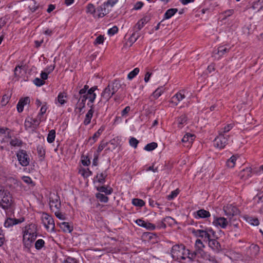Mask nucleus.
<instances>
[{"label": "nucleus", "instance_id": "nucleus-6", "mask_svg": "<svg viewBox=\"0 0 263 263\" xmlns=\"http://www.w3.org/2000/svg\"><path fill=\"white\" fill-rule=\"evenodd\" d=\"M229 138V136H225L224 134L219 133V135L214 140V145L215 147L220 149L224 148L228 144Z\"/></svg>", "mask_w": 263, "mask_h": 263}, {"label": "nucleus", "instance_id": "nucleus-61", "mask_svg": "<svg viewBox=\"0 0 263 263\" xmlns=\"http://www.w3.org/2000/svg\"><path fill=\"white\" fill-rule=\"evenodd\" d=\"M63 263H78V261L75 258L68 257L63 261Z\"/></svg>", "mask_w": 263, "mask_h": 263}, {"label": "nucleus", "instance_id": "nucleus-7", "mask_svg": "<svg viewBox=\"0 0 263 263\" xmlns=\"http://www.w3.org/2000/svg\"><path fill=\"white\" fill-rule=\"evenodd\" d=\"M49 206L51 211H57L58 209H60L61 207V203L59 196L58 194H53L49 198Z\"/></svg>", "mask_w": 263, "mask_h": 263}, {"label": "nucleus", "instance_id": "nucleus-35", "mask_svg": "<svg viewBox=\"0 0 263 263\" xmlns=\"http://www.w3.org/2000/svg\"><path fill=\"white\" fill-rule=\"evenodd\" d=\"M95 112H93L92 110L88 111L85 115V119L83 121V123L85 125H87L90 123L91 120L92 118L93 114Z\"/></svg>", "mask_w": 263, "mask_h": 263}, {"label": "nucleus", "instance_id": "nucleus-22", "mask_svg": "<svg viewBox=\"0 0 263 263\" xmlns=\"http://www.w3.org/2000/svg\"><path fill=\"white\" fill-rule=\"evenodd\" d=\"M105 130V127L102 126L98 131L95 133L92 137H90L88 139V142H90V145H92L94 144L98 140L99 137L102 134L103 132Z\"/></svg>", "mask_w": 263, "mask_h": 263}, {"label": "nucleus", "instance_id": "nucleus-46", "mask_svg": "<svg viewBox=\"0 0 263 263\" xmlns=\"http://www.w3.org/2000/svg\"><path fill=\"white\" fill-rule=\"evenodd\" d=\"M233 127V125L232 124H229L225 126L224 127L222 128L219 131V134H225L229 132Z\"/></svg>", "mask_w": 263, "mask_h": 263}, {"label": "nucleus", "instance_id": "nucleus-14", "mask_svg": "<svg viewBox=\"0 0 263 263\" xmlns=\"http://www.w3.org/2000/svg\"><path fill=\"white\" fill-rule=\"evenodd\" d=\"M67 99L68 95L67 92L65 91L60 92L55 100V103L56 104H59V106H63L67 103Z\"/></svg>", "mask_w": 263, "mask_h": 263}, {"label": "nucleus", "instance_id": "nucleus-12", "mask_svg": "<svg viewBox=\"0 0 263 263\" xmlns=\"http://www.w3.org/2000/svg\"><path fill=\"white\" fill-rule=\"evenodd\" d=\"M24 220L25 219L23 217L19 219L7 218L5 221L4 226L5 228H10L14 225L23 222Z\"/></svg>", "mask_w": 263, "mask_h": 263}, {"label": "nucleus", "instance_id": "nucleus-9", "mask_svg": "<svg viewBox=\"0 0 263 263\" xmlns=\"http://www.w3.org/2000/svg\"><path fill=\"white\" fill-rule=\"evenodd\" d=\"M43 222L47 230L54 231L55 224L53 218L47 214H45L42 218Z\"/></svg>", "mask_w": 263, "mask_h": 263}, {"label": "nucleus", "instance_id": "nucleus-62", "mask_svg": "<svg viewBox=\"0 0 263 263\" xmlns=\"http://www.w3.org/2000/svg\"><path fill=\"white\" fill-rule=\"evenodd\" d=\"M249 222L253 226H257L259 224V221L257 218L250 217L249 220Z\"/></svg>", "mask_w": 263, "mask_h": 263}, {"label": "nucleus", "instance_id": "nucleus-30", "mask_svg": "<svg viewBox=\"0 0 263 263\" xmlns=\"http://www.w3.org/2000/svg\"><path fill=\"white\" fill-rule=\"evenodd\" d=\"M97 190L100 192L104 193L106 195H110L113 192V189L109 186H101L97 187Z\"/></svg>", "mask_w": 263, "mask_h": 263}, {"label": "nucleus", "instance_id": "nucleus-41", "mask_svg": "<svg viewBox=\"0 0 263 263\" xmlns=\"http://www.w3.org/2000/svg\"><path fill=\"white\" fill-rule=\"evenodd\" d=\"M55 137V131L54 129H52L49 131L48 136L47 138V142L49 143H52L54 140Z\"/></svg>", "mask_w": 263, "mask_h": 263}, {"label": "nucleus", "instance_id": "nucleus-49", "mask_svg": "<svg viewBox=\"0 0 263 263\" xmlns=\"http://www.w3.org/2000/svg\"><path fill=\"white\" fill-rule=\"evenodd\" d=\"M24 126L26 130H28L33 127L32 118L28 117L26 119Z\"/></svg>", "mask_w": 263, "mask_h": 263}, {"label": "nucleus", "instance_id": "nucleus-48", "mask_svg": "<svg viewBox=\"0 0 263 263\" xmlns=\"http://www.w3.org/2000/svg\"><path fill=\"white\" fill-rule=\"evenodd\" d=\"M37 155L40 157L44 158L45 150L42 145H38L36 148Z\"/></svg>", "mask_w": 263, "mask_h": 263}, {"label": "nucleus", "instance_id": "nucleus-25", "mask_svg": "<svg viewBox=\"0 0 263 263\" xmlns=\"http://www.w3.org/2000/svg\"><path fill=\"white\" fill-rule=\"evenodd\" d=\"M188 118L186 115H182L176 119V122L177 127L179 128H182L184 125L187 124Z\"/></svg>", "mask_w": 263, "mask_h": 263}, {"label": "nucleus", "instance_id": "nucleus-54", "mask_svg": "<svg viewBox=\"0 0 263 263\" xmlns=\"http://www.w3.org/2000/svg\"><path fill=\"white\" fill-rule=\"evenodd\" d=\"M52 212L54 213L55 216L60 220H64L66 218L64 214L60 212V209H58L57 211H53Z\"/></svg>", "mask_w": 263, "mask_h": 263}, {"label": "nucleus", "instance_id": "nucleus-32", "mask_svg": "<svg viewBox=\"0 0 263 263\" xmlns=\"http://www.w3.org/2000/svg\"><path fill=\"white\" fill-rule=\"evenodd\" d=\"M177 8H171L168 9L164 14L163 20H168L172 17L177 12Z\"/></svg>", "mask_w": 263, "mask_h": 263}, {"label": "nucleus", "instance_id": "nucleus-27", "mask_svg": "<svg viewBox=\"0 0 263 263\" xmlns=\"http://www.w3.org/2000/svg\"><path fill=\"white\" fill-rule=\"evenodd\" d=\"M204 247V246L202 241L200 239H197L195 244V250L198 252V254L199 253V254L201 253L203 256H205L206 253L203 250Z\"/></svg>", "mask_w": 263, "mask_h": 263}, {"label": "nucleus", "instance_id": "nucleus-45", "mask_svg": "<svg viewBox=\"0 0 263 263\" xmlns=\"http://www.w3.org/2000/svg\"><path fill=\"white\" fill-rule=\"evenodd\" d=\"M132 203L136 206L142 207L145 205V202L140 199L134 198L132 200Z\"/></svg>", "mask_w": 263, "mask_h": 263}, {"label": "nucleus", "instance_id": "nucleus-18", "mask_svg": "<svg viewBox=\"0 0 263 263\" xmlns=\"http://www.w3.org/2000/svg\"><path fill=\"white\" fill-rule=\"evenodd\" d=\"M194 216L196 219L206 218L210 217L211 216V214L209 211L204 209H200L196 212H194Z\"/></svg>", "mask_w": 263, "mask_h": 263}, {"label": "nucleus", "instance_id": "nucleus-3", "mask_svg": "<svg viewBox=\"0 0 263 263\" xmlns=\"http://www.w3.org/2000/svg\"><path fill=\"white\" fill-rule=\"evenodd\" d=\"M98 89L97 86H93L89 88L87 85H85L82 89L79 90V95L82 97H84L85 100L95 101L97 97V94L95 91Z\"/></svg>", "mask_w": 263, "mask_h": 263}, {"label": "nucleus", "instance_id": "nucleus-19", "mask_svg": "<svg viewBox=\"0 0 263 263\" xmlns=\"http://www.w3.org/2000/svg\"><path fill=\"white\" fill-rule=\"evenodd\" d=\"M252 174V168L251 167H247L240 172L239 176L241 179L246 180L251 177Z\"/></svg>", "mask_w": 263, "mask_h": 263}, {"label": "nucleus", "instance_id": "nucleus-59", "mask_svg": "<svg viewBox=\"0 0 263 263\" xmlns=\"http://www.w3.org/2000/svg\"><path fill=\"white\" fill-rule=\"evenodd\" d=\"M37 237V233L36 232H34V233H32V234L30 235H28L27 236L26 239L28 241H29L30 242H32L35 241Z\"/></svg>", "mask_w": 263, "mask_h": 263}, {"label": "nucleus", "instance_id": "nucleus-60", "mask_svg": "<svg viewBox=\"0 0 263 263\" xmlns=\"http://www.w3.org/2000/svg\"><path fill=\"white\" fill-rule=\"evenodd\" d=\"M107 142H105L103 141H102L98 147V153H100L107 146Z\"/></svg>", "mask_w": 263, "mask_h": 263}, {"label": "nucleus", "instance_id": "nucleus-29", "mask_svg": "<svg viewBox=\"0 0 263 263\" xmlns=\"http://www.w3.org/2000/svg\"><path fill=\"white\" fill-rule=\"evenodd\" d=\"M187 255L186 256V258H189L191 260H194L196 257L203 258L204 256L201 253L198 254V252L195 250L193 251H190L189 250L187 249Z\"/></svg>", "mask_w": 263, "mask_h": 263}, {"label": "nucleus", "instance_id": "nucleus-44", "mask_svg": "<svg viewBox=\"0 0 263 263\" xmlns=\"http://www.w3.org/2000/svg\"><path fill=\"white\" fill-rule=\"evenodd\" d=\"M158 146V144L156 142H153L150 143L146 144L144 149L146 151H152L156 148Z\"/></svg>", "mask_w": 263, "mask_h": 263}, {"label": "nucleus", "instance_id": "nucleus-55", "mask_svg": "<svg viewBox=\"0 0 263 263\" xmlns=\"http://www.w3.org/2000/svg\"><path fill=\"white\" fill-rule=\"evenodd\" d=\"M179 192L178 190H176L173 191L171 193V194L167 196V199L169 200L173 199L174 198L177 197V196L179 194Z\"/></svg>", "mask_w": 263, "mask_h": 263}, {"label": "nucleus", "instance_id": "nucleus-38", "mask_svg": "<svg viewBox=\"0 0 263 263\" xmlns=\"http://www.w3.org/2000/svg\"><path fill=\"white\" fill-rule=\"evenodd\" d=\"M95 101L92 100H88V102L87 103V105L90 108V109L88 110V111H91L93 112H95L96 114V116H98L99 115V110L97 108H95V105H93Z\"/></svg>", "mask_w": 263, "mask_h": 263}, {"label": "nucleus", "instance_id": "nucleus-26", "mask_svg": "<svg viewBox=\"0 0 263 263\" xmlns=\"http://www.w3.org/2000/svg\"><path fill=\"white\" fill-rule=\"evenodd\" d=\"M106 5L104 4L97 8L96 16L98 17H103L108 13V10H106Z\"/></svg>", "mask_w": 263, "mask_h": 263}, {"label": "nucleus", "instance_id": "nucleus-13", "mask_svg": "<svg viewBox=\"0 0 263 263\" xmlns=\"http://www.w3.org/2000/svg\"><path fill=\"white\" fill-rule=\"evenodd\" d=\"M135 222L139 226L144 228L148 230H154L156 228V226L154 224L145 221L141 219H137Z\"/></svg>", "mask_w": 263, "mask_h": 263}, {"label": "nucleus", "instance_id": "nucleus-1", "mask_svg": "<svg viewBox=\"0 0 263 263\" xmlns=\"http://www.w3.org/2000/svg\"><path fill=\"white\" fill-rule=\"evenodd\" d=\"M12 195L10 192L4 187L0 193V208L6 211L12 208Z\"/></svg>", "mask_w": 263, "mask_h": 263}, {"label": "nucleus", "instance_id": "nucleus-8", "mask_svg": "<svg viewBox=\"0 0 263 263\" xmlns=\"http://www.w3.org/2000/svg\"><path fill=\"white\" fill-rule=\"evenodd\" d=\"M223 210L225 215L229 218L230 221L233 216L237 215L239 213L238 209L233 204H227L224 206Z\"/></svg>", "mask_w": 263, "mask_h": 263}, {"label": "nucleus", "instance_id": "nucleus-53", "mask_svg": "<svg viewBox=\"0 0 263 263\" xmlns=\"http://www.w3.org/2000/svg\"><path fill=\"white\" fill-rule=\"evenodd\" d=\"M163 92V87L157 88L153 93V96L155 99L158 98Z\"/></svg>", "mask_w": 263, "mask_h": 263}, {"label": "nucleus", "instance_id": "nucleus-51", "mask_svg": "<svg viewBox=\"0 0 263 263\" xmlns=\"http://www.w3.org/2000/svg\"><path fill=\"white\" fill-rule=\"evenodd\" d=\"M81 162L84 166H88L90 164V160L88 156L82 155L81 156Z\"/></svg>", "mask_w": 263, "mask_h": 263}, {"label": "nucleus", "instance_id": "nucleus-63", "mask_svg": "<svg viewBox=\"0 0 263 263\" xmlns=\"http://www.w3.org/2000/svg\"><path fill=\"white\" fill-rule=\"evenodd\" d=\"M166 224L172 225L175 221V219L170 216H167L163 218Z\"/></svg>", "mask_w": 263, "mask_h": 263}, {"label": "nucleus", "instance_id": "nucleus-42", "mask_svg": "<svg viewBox=\"0 0 263 263\" xmlns=\"http://www.w3.org/2000/svg\"><path fill=\"white\" fill-rule=\"evenodd\" d=\"M45 241L42 239H37L34 244L35 248L37 250H41L45 247Z\"/></svg>", "mask_w": 263, "mask_h": 263}, {"label": "nucleus", "instance_id": "nucleus-52", "mask_svg": "<svg viewBox=\"0 0 263 263\" xmlns=\"http://www.w3.org/2000/svg\"><path fill=\"white\" fill-rule=\"evenodd\" d=\"M139 142V141L134 137H130L129 140V145L135 148H137Z\"/></svg>", "mask_w": 263, "mask_h": 263}, {"label": "nucleus", "instance_id": "nucleus-39", "mask_svg": "<svg viewBox=\"0 0 263 263\" xmlns=\"http://www.w3.org/2000/svg\"><path fill=\"white\" fill-rule=\"evenodd\" d=\"M86 12L90 13L92 14L94 17H96L97 9L95 8L93 4H89L86 7Z\"/></svg>", "mask_w": 263, "mask_h": 263}, {"label": "nucleus", "instance_id": "nucleus-15", "mask_svg": "<svg viewBox=\"0 0 263 263\" xmlns=\"http://www.w3.org/2000/svg\"><path fill=\"white\" fill-rule=\"evenodd\" d=\"M151 20L150 16H145L139 20L134 26V30L135 31L140 30L144 25L147 23Z\"/></svg>", "mask_w": 263, "mask_h": 263}, {"label": "nucleus", "instance_id": "nucleus-2", "mask_svg": "<svg viewBox=\"0 0 263 263\" xmlns=\"http://www.w3.org/2000/svg\"><path fill=\"white\" fill-rule=\"evenodd\" d=\"M187 249L182 245H175L172 248L171 254L173 258L178 261H181L186 259L187 255Z\"/></svg>", "mask_w": 263, "mask_h": 263}, {"label": "nucleus", "instance_id": "nucleus-58", "mask_svg": "<svg viewBox=\"0 0 263 263\" xmlns=\"http://www.w3.org/2000/svg\"><path fill=\"white\" fill-rule=\"evenodd\" d=\"M33 82L36 86L39 87L43 85L45 83V81L39 78H36Z\"/></svg>", "mask_w": 263, "mask_h": 263}, {"label": "nucleus", "instance_id": "nucleus-56", "mask_svg": "<svg viewBox=\"0 0 263 263\" xmlns=\"http://www.w3.org/2000/svg\"><path fill=\"white\" fill-rule=\"evenodd\" d=\"M5 241L6 239L5 237V233H4L2 228L0 227V247L4 245Z\"/></svg>", "mask_w": 263, "mask_h": 263}, {"label": "nucleus", "instance_id": "nucleus-57", "mask_svg": "<svg viewBox=\"0 0 263 263\" xmlns=\"http://www.w3.org/2000/svg\"><path fill=\"white\" fill-rule=\"evenodd\" d=\"M118 31V28L116 26H114L112 28L108 30L107 33L108 35L112 36L117 33Z\"/></svg>", "mask_w": 263, "mask_h": 263}, {"label": "nucleus", "instance_id": "nucleus-21", "mask_svg": "<svg viewBox=\"0 0 263 263\" xmlns=\"http://www.w3.org/2000/svg\"><path fill=\"white\" fill-rule=\"evenodd\" d=\"M26 230L24 231L23 234V240L25 241L27 236L32 234V233L36 232L35 225L34 224H31L25 227Z\"/></svg>", "mask_w": 263, "mask_h": 263}, {"label": "nucleus", "instance_id": "nucleus-24", "mask_svg": "<svg viewBox=\"0 0 263 263\" xmlns=\"http://www.w3.org/2000/svg\"><path fill=\"white\" fill-rule=\"evenodd\" d=\"M108 85L109 87H110L112 89V92L115 94L122 87L120 81L118 79L114 80L112 82L109 83Z\"/></svg>", "mask_w": 263, "mask_h": 263}, {"label": "nucleus", "instance_id": "nucleus-5", "mask_svg": "<svg viewBox=\"0 0 263 263\" xmlns=\"http://www.w3.org/2000/svg\"><path fill=\"white\" fill-rule=\"evenodd\" d=\"M19 163L22 166H27L29 164L30 158L27 152L24 149H19L16 154Z\"/></svg>", "mask_w": 263, "mask_h": 263}, {"label": "nucleus", "instance_id": "nucleus-28", "mask_svg": "<svg viewBox=\"0 0 263 263\" xmlns=\"http://www.w3.org/2000/svg\"><path fill=\"white\" fill-rule=\"evenodd\" d=\"M187 255L186 256V258H189L191 260H194L196 257L203 258L204 256L201 253L198 254V252L195 250L193 251H190L189 250L187 249Z\"/></svg>", "mask_w": 263, "mask_h": 263}, {"label": "nucleus", "instance_id": "nucleus-37", "mask_svg": "<svg viewBox=\"0 0 263 263\" xmlns=\"http://www.w3.org/2000/svg\"><path fill=\"white\" fill-rule=\"evenodd\" d=\"M203 258L205 260V263H220L216 259L215 257L209 254H205Z\"/></svg>", "mask_w": 263, "mask_h": 263}, {"label": "nucleus", "instance_id": "nucleus-33", "mask_svg": "<svg viewBox=\"0 0 263 263\" xmlns=\"http://www.w3.org/2000/svg\"><path fill=\"white\" fill-rule=\"evenodd\" d=\"M60 227L65 232H71L73 230V228L69 223L63 222L60 224Z\"/></svg>", "mask_w": 263, "mask_h": 263}, {"label": "nucleus", "instance_id": "nucleus-16", "mask_svg": "<svg viewBox=\"0 0 263 263\" xmlns=\"http://www.w3.org/2000/svg\"><path fill=\"white\" fill-rule=\"evenodd\" d=\"M30 102V100L28 97L21 98L16 105L17 111L20 113L22 112L23 111L24 106L29 104Z\"/></svg>", "mask_w": 263, "mask_h": 263}, {"label": "nucleus", "instance_id": "nucleus-20", "mask_svg": "<svg viewBox=\"0 0 263 263\" xmlns=\"http://www.w3.org/2000/svg\"><path fill=\"white\" fill-rule=\"evenodd\" d=\"M114 95H115V93L112 92V89L109 87V85H108V86L104 88L101 96L102 98L106 100V101H108Z\"/></svg>", "mask_w": 263, "mask_h": 263}, {"label": "nucleus", "instance_id": "nucleus-17", "mask_svg": "<svg viewBox=\"0 0 263 263\" xmlns=\"http://www.w3.org/2000/svg\"><path fill=\"white\" fill-rule=\"evenodd\" d=\"M215 237H212L208 241L209 246L214 251L218 252L221 250L220 243L215 238Z\"/></svg>", "mask_w": 263, "mask_h": 263}, {"label": "nucleus", "instance_id": "nucleus-47", "mask_svg": "<svg viewBox=\"0 0 263 263\" xmlns=\"http://www.w3.org/2000/svg\"><path fill=\"white\" fill-rule=\"evenodd\" d=\"M10 144L12 146H21L23 142L21 140L17 138H14L11 140Z\"/></svg>", "mask_w": 263, "mask_h": 263}, {"label": "nucleus", "instance_id": "nucleus-43", "mask_svg": "<svg viewBox=\"0 0 263 263\" xmlns=\"http://www.w3.org/2000/svg\"><path fill=\"white\" fill-rule=\"evenodd\" d=\"M237 159V157L235 155H233L227 161V165L228 167L233 168L234 167L235 162Z\"/></svg>", "mask_w": 263, "mask_h": 263}, {"label": "nucleus", "instance_id": "nucleus-40", "mask_svg": "<svg viewBox=\"0 0 263 263\" xmlns=\"http://www.w3.org/2000/svg\"><path fill=\"white\" fill-rule=\"evenodd\" d=\"M184 92V90H181L179 92H177L173 97L172 99L177 100L178 102L181 101L185 98Z\"/></svg>", "mask_w": 263, "mask_h": 263}, {"label": "nucleus", "instance_id": "nucleus-31", "mask_svg": "<svg viewBox=\"0 0 263 263\" xmlns=\"http://www.w3.org/2000/svg\"><path fill=\"white\" fill-rule=\"evenodd\" d=\"M107 170H106L104 172L98 173L96 175L98 182L101 184H104L105 182V179L107 176Z\"/></svg>", "mask_w": 263, "mask_h": 263}, {"label": "nucleus", "instance_id": "nucleus-23", "mask_svg": "<svg viewBox=\"0 0 263 263\" xmlns=\"http://www.w3.org/2000/svg\"><path fill=\"white\" fill-rule=\"evenodd\" d=\"M86 101V100L84 99V97H82L80 96L79 100L75 106V110L78 109L79 112L82 114L83 109L85 107Z\"/></svg>", "mask_w": 263, "mask_h": 263}, {"label": "nucleus", "instance_id": "nucleus-10", "mask_svg": "<svg viewBox=\"0 0 263 263\" xmlns=\"http://www.w3.org/2000/svg\"><path fill=\"white\" fill-rule=\"evenodd\" d=\"M230 47L228 45L220 46L213 51V56L219 60L230 51Z\"/></svg>", "mask_w": 263, "mask_h": 263}, {"label": "nucleus", "instance_id": "nucleus-34", "mask_svg": "<svg viewBox=\"0 0 263 263\" xmlns=\"http://www.w3.org/2000/svg\"><path fill=\"white\" fill-rule=\"evenodd\" d=\"M195 135L190 133H186L182 138V142L183 143H192L194 140Z\"/></svg>", "mask_w": 263, "mask_h": 263}, {"label": "nucleus", "instance_id": "nucleus-36", "mask_svg": "<svg viewBox=\"0 0 263 263\" xmlns=\"http://www.w3.org/2000/svg\"><path fill=\"white\" fill-rule=\"evenodd\" d=\"M96 197L97 199H98L101 202L107 203L109 200V198L106 195L101 193H97L96 194Z\"/></svg>", "mask_w": 263, "mask_h": 263}, {"label": "nucleus", "instance_id": "nucleus-50", "mask_svg": "<svg viewBox=\"0 0 263 263\" xmlns=\"http://www.w3.org/2000/svg\"><path fill=\"white\" fill-rule=\"evenodd\" d=\"M139 72V68H135L132 71H130L128 76L127 78L129 80H132L134 78H135Z\"/></svg>", "mask_w": 263, "mask_h": 263}, {"label": "nucleus", "instance_id": "nucleus-4", "mask_svg": "<svg viewBox=\"0 0 263 263\" xmlns=\"http://www.w3.org/2000/svg\"><path fill=\"white\" fill-rule=\"evenodd\" d=\"M192 233L196 237H201L204 239V241H208L212 237H215V232L212 228H206L204 230L195 229H192Z\"/></svg>", "mask_w": 263, "mask_h": 263}, {"label": "nucleus", "instance_id": "nucleus-64", "mask_svg": "<svg viewBox=\"0 0 263 263\" xmlns=\"http://www.w3.org/2000/svg\"><path fill=\"white\" fill-rule=\"evenodd\" d=\"M22 179L23 181L27 184H31L33 182L31 178L29 176H24L22 177Z\"/></svg>", "mask_w": 263, "mask_h": 263}, {"label": "nucleus", "instance_id": "nucleus-11", "mask_svg": "<svg viewBox=\"0 0 263 263\" xmlns=\"http://www.w3.org/2000/svg\"><path fill=\"white\" fill-rule=\"evenodd\" d=\"M213 224L222 229H226L229 224L228 220L223 217H214Z\"/></svg>", "mask_w": 263, "mask_h": 263}]
</instances>
